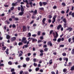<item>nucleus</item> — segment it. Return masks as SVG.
<instances>
[{
  "label": "nucleus",
  "mask_w": 74,
  "mask_h": 74,
  "mask_svg": "<svg viewBox=\"0 0 74 74\" xmlns=\"http://www.w3.org/2000/svg\"><path fill=\"white\" fill-rule=\"evenodd\" d=\"M21 42L24 44H26L27 43V45L28 44V42H27V41L26 40V38L25 37H23L22 38Z\"/></svg>",
  "instance_id": "1"
},
{
  "label": "nucleus",
  "mask_w": 74,
  "mask_h": 74,
  "mask_svg": "<svg viewBox=\"0 0 74 74\" xmlns=\"http://www.w3.org/2000/svg\"><path fill=\"white\" fill-rule=\"evenodd\" d=\"M69 30V32H70L73 31V28H71V27H67L66 30Z\"/></svg>",
  "instance_id": "2"
},
{
  "label": "nucleus",
  "mask_w": 74,
  "mask_h": 74,
  "mask_svg": "<svg viewBox=\"0 0 74 74\" xmlns=\"http://www.w3.org/2000/svg\"><path fill=\"white\" fill-rule=\"evenodd\" d=\"M40 56H42L44 55V53H43L44 52V51H43V50H40Z\"/></svg>",
  "instance_id": "3"
},
{
  "label": "nucleus",
  "mask_w": 74,
  "mask_h": 74,
  "mask_svg": "<svg viewBox=\"0 0 74 74\" xmlns=\"http://www.w3.org/2000/svg\"><path fill=\"white\" fill-rule=\"evenodd\" d=\"M23 3H27L26 6L28 8V1H27V0H23Z\"/></svg>",
  "instance_id": "4"
},
{
  "label": "nucleus",
  "mask_w": 74,
  "mask_h": 74,
  "mask_svg": "<svg viewBox=\"0 0 74 74\" xmlns=\"http://www.w3.org/2000/svg\"><path fill=\"white\" fill-rule=\"evenodd\" d=\"M23 32H25L26 31V27L25 26H23L22 28Z\"/></svg>",
  "instance_id": "5"
},
{
  "label": "nucleus",
  "mask_w": 74,
  "mask_h": 74,
  "mask_svg": "<svg viewBox=\"0 0 74 74\" xmlns=\"http://www.w3.org/2000/svg\"><path fill=\"white\" fill-rule=\"evenodd\" d=\"M50 45V47H52V42L51 41H49L47 42V45Z\"/></svg>",
  "instance_id": "6"
},
{
  "label": "nucleus",
  "mask_w": 74,
  "mask_h": 74,
  "mask_svg": "<svg viewBox=\"0 0 74 74\" xmlns=\"http://www.w3.org/2000/svg\"><path fill=\"white\" fill-rule=\"evenodd\" d=\"M35 0H31V1H29V4H30L31 5V7H33V6H32V1H34Z\"/></svg>",
  "instance_id": "7"
},
{
  "label": "nucleus",
  "mask_w": 74,
  "mask_h": 74,
  "mask_svg": "<svg viewBox=\"0 0 74 74\" xmlns=\"http://www.w3.org/2000/svg\"><path fill=\"white\" fill-rule=\"evenodd\" d=\"M16 40V37H13L11 38V41L12 42H13L14 41H15Z\"/></svg>",
  "instance_id": "8"
},
{
  "label": "nucleus",
  "mask_w": 74,
  "mask_h": 74,
  "mask_svg": "<svg viewBox=\"0 0 74 74\" xmlns=\"http://www.w3.org/2000/svg\"><path fill=\"white\" fill-rule=\"evenodd\" d=\"M62 27V25L60 24L59 25H58L57 27V30H59L60 28Z\"/></svg>",
  "instance_id": "9"
},
{
  "label": "nucleus",
  "mask_w": 74,
  "mask_h": 74,
  "mask_svg": "<svg viewBox=\"0 0 74 74\" xmlns=\"http://www.w3.org/2000/svg\"><path fill=\"white\" fill-rule=\"evenodd\" d=\"M46 21V18H43L42 20V22L44 25L45 24V21Z\"/></svg>",
  "instance_id": "10"
},
{
  "label": "nucleus",
  "mask_w": 74,
  "mask_h": 74,
  "mask_svg": "<svg viewBox=\"0 0 74 74\" xmlns=\"http://www.w3.org/2000/svg\"><path fill=\"white\" fill-rule=\"evenodd\" d=\"M62 22H63L64 23H67V19L65 18L62 20Z\"/></svg>",
  "instance_id": "11"
},
{
  "label": "nucleus",
  "mask_w": 74,
  "mask_h": 74,
  "mask_svg": "<svg viewBox=\"0 0 74 74\" xmlns=\"http://www.w3.org/2000/svg\"><path fill=\"white\" fill-rule=\"evenodd\" d=\"M21 11L22 12H23V11H24V8H23V6H22V5H21Z\"/></svg>",
  "instance_id": "12"
},
{
  "label": "nucleus",
  "mask_w": 74,
  "mask_h": 74,
  "mask_svg": "<svg viewBox=\"0 0 74 74\" xmlns=\"http://www.w3.org/2000/svg\"><path fill=\"white\" fill-rule=\"evenodd\" d=\"M72 65V64H71V62H69L68 64V65H67V66L68 67H70V66H71Z\"/></svg>",
  "instance_id": "13"
},
{
  "label": "nucleus",
  "mask_w": 74,
  "mask_h": 74,
  "mask_svg": "<svg viewBox=\"0 0 74 74\" xmlns=\"http://www.w3.org/2000/svg\"><path fill=\"white\" fill-rule=\"evenodd\" d=\"M19 15H21V16H22V15H23V12H20L19 14Z\"/></svg>",
  "instance_id": "14"
},
{
  "label": "nucleus",
  "mask_w": 74,
  "mask_h": 74,
  "mask_svg": "<svg viewBox=\"0 0 74 74\" xmlns=\"http://www.w3.org/2000/svg\"><path fill=\"white\" fill-rule=\"evenodd\" d=\"M67 23H65L64 24V28H66V27H67Z\"/></svg>",
  "instance_id": "15"
},
{
  "label": "nucleus",
  "mask_w": 74,
  "mask_h": 74,
  "mask_svg": "<svg viewBox=\"0 0 74 74\" xmlns=\"http://www.w3.org/2000/svg\"><path fill=\"white\" fill-rule=\"evenodd\" d=\"M6 48H7V47H3L2 48V50L4 51V50H5Z\"/></svg>",
  "instance_id": "16"
},
{
  "label": "nucleus",
  "mask_w": 74,
  "mask_h": 74,
  "mask_svg": "<svg viewBox=\"0 0 74 74\" xmlns=\"http://www.w3.org/2000/svg\"><path fill=\"white\" fill-rule=\"evenodd\" d=\"M55 33L56 35L54 37L57 38V37H58V32H55Z\"/></svg>",
  "instance_id": "17"
},
{
  "label": "nucleus",
  "mask_w": 74,
  "mask_h": 74,
  "mask_svg": "<svg viewBox=\"0 0 74 74\" xmlns=\"http://www.w3.org/2000/svg\"><path fill=\"white\" fill-rule=\"evenodd\" d=\"M23 42H19L18 43V45L19 46H20V45H23Z\"/></svg>",
  "instance_id": "18"
},
{
  "label": "nucleus",
  "mask_w": 74,
  "mask_h": 74,
  "mask_svg": "<svg viewBox=\"0 0 74 74\" xmlns=\"http://www.w3.org/2000/svg\"><path fill=\"white\" fill-rule=\"evenodd\" d=\"M57 65H58V64H54L53 66V67L54 69H55V68H56V67H57Z\"/></svg>",
  "instance_id": "19"
},
{
  "label": "nucleus",
  "mask_w": 74,
  "mask_h": 74,
  "mask_svg": "<svg viewBox=\"0 0 74 74\" xmlns=\"http://www.w3.org/2000/svg\"><path fill=\"white\" fill-rule=\"evenodd\" d=\"M54 39H53V41H56V40H57V38L56 37H55V36L54 37Z\"/></svg>",
  "instance_id": "20"
},
{
  "label": "nucleus",
  "mask_w": 74,
  "mask_h": 74,
  "mask_svg": "<svg viewBox=\"0 0 74 74\" xmlns=\"http://www.w3.org/2000/svg\"><path fill=\"white\" fill-rule=\"evenodd\" d=\"M6 38L7 39H10V36L8 35H7L6 36Z\"/></svg>",
  "instance_id": "21"
},
{
  "label": "nucleus",
  "mask_w": 74,
  "mask_h": 74,
  "mask_svg": "<svg viewBox=\"0 0 74 74\" xmlns=\"http://www.w3.org/2000/svg\"><path fill=\"white\" fill-rule=\"evenodd\" d=\"M52 60H50L49 61V64H51L52 63Z\"/></svg>",
  "instance_id": "22"
},
{
  "label": "nucleus",
  "mask_w": 74,
  "mask_h": 74,
  "mask_svg": "<svg viewBox=\"0 0 74 74\" xmlns=\"http://www.w3.org/2000/svg\"><path fill=\"white\" fill-rule=\"evenodd\" d=\"M37 34L38 35V36H40L41 35V31H38Z\"/></svg>",
  "instance_id": "23"
},
{
  "label": "nucleus",
  "mask_w": 74,
  "mask_h": 74,
  "mask_svg": "<svg viewBox=\"0 0 74 74\" xmlns=\"http://www.w3.org/2000/svg\"><path fill=\"white\" fill-rule=\"evenodd\" d=\"M43 4L44 5H47V2H42Z\"/></svg>",
  "instance_id": "24"
},
{
  "label": "nucleus",
  "mask_w": 74,
  "mask_h": 74,
  "mask_svg": "<svg viewBox=\"0 0 74 74\" xmlns=\"http://www.w3.org/2000/svg\"><path fill=\"white\" fill-rule=\"evenodd\" d=\"M62 5H63V6H66V3L64 2H63L62 4Z\"/></svg>",
  "instance_id": "25"
},
{
  "label": "nucleus",
  "mask_w": 74,
  "mask_h": 74,
  "mask_svg": "<svg viewBox=\"0 0 74 74\" xmlns=\"http://www.w3.org/2000/svg\"><path fill=\"white\" fill-rule=\"evenodd\" d=\"M39 5L41 7L42 6V2L40 1L39 2Z\"/></svg>",
  "instance_id": "26"
},
{
  "label": "nucleus",
  "mask_w": 74,
  "mask_h": 74,
  "mask_svg": "<svg viewBox=\"0 0 74 74\" xmlns=\"http://www.w3.org/2000/svg\"><path fill=\"white\" fill-rule=\"evenodd\" d=\"M14 20L16 21H19V18H14Z\"/></svg>",
  "instance_id": "27"
},
{
  "label": "nucleus",
  "mask_w": 74,
  "mask_h": 74,
  "mask_svg": "<svg viewBox=\"0 0 74 74\" xmlns=\"http://www.w3.org/2000/svg\"><path fill=\"white\" fill-rule=\"evenodd\" d=\"M52 15H49L48 16V18H49V19H51V18H52V16H51Z\"/></svg>",
  "instance_id": "28"
},
{
  "label": "nucleus",
  "mask_w": 74,
  "mask_h": 74,
  "mask_svg": "<svg viewBox=\"0 0 74 74\" xmlns=\"http://www.w3.org/2000/svg\"><path fill=\"white\" fill-rule=\"evenodd\" d=\"M71 53L72 54H74V48L72 50Z\"/></svg>",
  "instance_id": "29"
},
{
  "label": "nucleus",
  "mask_w": 74,
  "mask_h": 74,
  "mask_svg": "<svg viewBox=\"0 0 74 74\" xmlns=\"http://www.w3.org/2000/svg\"><path fill=\"white\" fill-rule=\"evenodd\" d=\"M37 10H35L34 12V14H36H36H37Z\"/></svg>",
  "instance_id": "30"
},
{
  "label": "nucleus",
  "mask_w": 74,
  "mask_h": 74,
  "mask_svg": "<svg viewBox=\"0 0 74 74\" xmlns=\"http://www.w3.org/2000/svg\"><path fill=\"white\" fill-rule=\"evenodd\" d=\"M14 71H15V69H11V70H10L11 72H14Z\"/></svg>",
  "instance_id": "31"
},
{
  "label": "nucleus",
  "mask_w": 74,
  "mask_h": 74,
  "mask_svg": "<svg viewBox=\"0 0 74 74\" xmlns=\"http://www.w3.org/2000/svg\"><path fill=\"white\" fill-rule=\"evenodd\" d=\"M62 55L63 56H66V53H63L62 54Z\"/></svg>",
  "instance_id": "32"
},
{
  "label": "nucleus",
  "mask_w": 74,
  "mask_h": 74,
  "mask_svg": "<svg viewBox=\"0 0 74 74\" xmlns=\"http://www.w3.org/2000/svg\"><path fill=\"white\" fill-rule=\"evenodd\" d=\"M61 41V38H59L58 39L57 41L58 42H60Z\"/></svg>",
  "instance_id": "33"
},
{
  "label": "nucleus",
  "mask_w": 74,
  "mask_h": 74,
  "mask_svg": "<svg viewBox=\"0 0 74 74\" xmlns=\"http://www.w3.org/2000/svg\"><path fill=\"white\" fill-rule=\"evenodd\" d=\"M53 30H51L50 31V35H51V34H52V33H53Z\"/></svg>",
  "instance_id": "34"
},
{
  "label": "nucleus",
  "mask_w": 74,
  "mask_h": 74,
  "mask_svg": "<svg viewBox=\"0 0 74 74\" xmlns=\"http://www.w3.org/2000/svg\"><path fill=\"white\" fill-rule=\"evenodd\" d=\"M37 41V39L35 38H34V39H33V40H32V41H33V42H34V41H35V42H36Z\"/></svg>",
  "instance_id": "35"
},
{
  "label": "nucleus",
  "mask_w": 74,
  "mask_h": 74,
  "mask_svg": "<svg viewBox=\"0 0 74 74\" xmlns=\"http://www.w3.org/2000/svg\"><path fill=\"white\" fill-rule=\"evenodd\" d=\"M39 69L40 68H37L36 69V71H38Z\"/></svg>",
  "instance_id": "36"
},
{
  "label": "nucleus",
  "mask_w": 74,
  "mask_h": 74,
  "mask_svg": "<svg viewBox=\"0 0 74 74\" xmlns=\"http://www.w3.org/2000/svg\"><path fill=\"white\" fill-rule=\"evenodd\" d=\"M71 71H73V70H74V68L73 66H72L71 67Z\"/></svg>",
  "instance_id": "37"
},
{
  "label": "nucleus",
  "mask_w": 74,
  "mask_h": 74,
  "mask_svg": "<svg viewBox=\"0 0 74 74\" xmlns=\"http://www.w3.org/2000/svg\"><path fill=\"white\" fill-rule=\"evenodd\" d=\"M8 64L10 65H11L12 64V62L11 61H9L8 62Z\"/></svg>",
  "instance_id": "38"
},
{
  "label": "nucleus",
  "mask_w": 74,
  "mask_h": 74,
  "mask_svg": "<svg viewBox=\"0 0 74 74\" xmlns=\"http://www.w3.org/2000/svg\"><path fill=\"white\" fill-rule=\"evenodd\" d=\"M39 9V10H40L44 11V8H40Z\"/></svg>",
  "instance_id": "39"
},
{
  "label": "nucleus",
  "mask_w": 74,
  "mask_h": 74,
  "mask_svg": "<svg viewBox=\"0 0 74 74\" xmlns=\"http://www.w3.org/2000/svg\"><path fill=\"white\" fill-rule=\"evenodd\" d=\"M56 16L55 15L54 16V17L53 18V19H54L56 20Z\"/></svg>",
  "instance_id": "40"
},
{
  "label": "nucleus",
  "mask_w": 74,
  "mask_h": 74,
  "mask_svg": "<svg viewBox=\"0 0 74 74\" xmlns=\"http://www.w3.org/2000/svg\"><path fill=\"white\" fill-rule=\"evenodd\" d=\"M12 27L13 28H15V27H16V26L15 25V24H13L12 25Z\"/></svg>",
  "instance_id": "41"
},
{
  "label": "nucleus",
  "mask_w": 74,
  "mask_h": 74,
  "mask_svg": "<svg viewBox=\"0 0 74 74\" xmlns=\"http://www.w3.org/2000/svg\"><path fill=\"white\" fill-rule=\"evenodd\" d=\"M69 42H71V38H70L68 39Z\"/></svg>",
  "instance_id": "42"
},
{
  "label": "nucleus",
  "mask_w": 74,
  "mask_h": 74,
  "mask_svg": "<svg viewBox=\"0 0 74 74\" xmlns=\"http://www.w3.org/2000/svg\"><path fill=\"white\" fill-rule=\"evenodd\" d=\"M31 33H29L28 34V37H31Z\"/></svg>",
  "instance_id": "43"
},
{
  "label": "nucleus",
  "mask_w": 74,
  "mask_h": 74,
  "mask_svg": "<svg viewBox=\"0 0 74 74\" xmlns=\"http://www.w3.org/2000/svg\"><path fill=\"white\" fill-rule=\"evenodd\" d=\"M63 71L64 73H65V72H66V71H67V70H66V69H64L63 70Z\"/></svg>",
  "instance_id": "44"
},
{
  "label": "nucleus",
  "mask_w": 74,
  "mask_h": 74,
  "mask_svg": "<svg viewBox=\"0 0 74 74\" xmlns=\"http://www.w3.org/2000/svg\"><path fill=\"white\" fill-rule=\"evenodd\" d=\"M43 48H47V45H45L43 46Z\"/></svg>",
  "instance_id": "45"
},
{
  "label": "nucleus",
  "mask_w": 74,
  "mask_h": 74,
  "mask_svg": "<svg viewBox=\"0 0 74 74\" xmlns=\"http://www.w3.org/2000/svg\"><path fill=\"white\" fill-rule=\"evenodd\" d=\"M60 47H64V45H61L60 46Z\"/></svg>",
  "instance_id": "46"
},
{
  "label": "nucleus",
  "mask_w": 74,
  "mask_h": 74,
  "mask_svg": "<svg viewBox=\"0 0 74 74\" xmlns=\"http://www.w3.org/2000/svg\"><path fill=\"white\" fill-rule=\"evenodd\" d=\"M69 9H68L66 12V13H69Z\"/></svg>",
  "instance_id": "47"
},
{
  "label": "nucleus",
  "mask_w": 74,
  "mask_h": 74,
  "mask_svg": "<svg viewBox=\"0 0 74 74\" xmlns=\"http://www.w3.org/2000/svg\"><path fill=\"white\" fill-rule=\"evenodd\" d=\"M51 22H52V21H51V20L49 19V20H48V22H49V23H51Z\"/></svg>",
  "instance_id": "48"
},
{
  "label": "nucleus",
  "mask_w": 74,
  "mask_h": 74,
  "mask_svg": "<svg viewBox=\"0 0 74 74\" xmlns=\"http://www.w3.org/2000/svg\"><path fill=\"white\" fill-rule=\"evenodd\" d=\"M14 7H12L11 8V11H12L13 10H14Z\"/></svg>",
  "instance_id": "49"
},
{
  "label": "nucleus",
  "mask_w": 74,
  "mask_h": 74,
  "mask_svg": "<svg viewBox=\"0 0 74 74\" xmlns=\"http://www.w3.org/2000/svg\"><path fill=\"white\" fill-rule=\"evenodd\" d=\"M40 39L41 40H43V39H44V37H43V36H41L40 37Z\"/></svg>",
  "instance_id": "50"
},
{
  "label": "nucleus",
  "mask_w": 74,
  "mask_h": 74,
  "mask_svg": "<svg viewBox=\"0 0 74 74\" xmlns=\"http://www.w3.org/2000/svg\"><path fill=\"white\" fill-rule=\"evenodd\" d=\"M55 21H56V20L53 19V20L52 21V23H54L55 22Z\"/></svg>",
  "instance_id": "51"
},
{
  "label": "nucleus",
  "mask_w": 74,
  "mask_h": 74,
  "mask_svg": "<svg viewBox=\"0 0 74 74\" xmlns=\"http://www.w3.org/2000/svg\"><path fill=\"white\" fill-rule=\"evenodd\" d=\"M71 15L72 17H74V12H73L72 13Z\"/></svg>",
  "instance_id": "52"
},
{
  "label": "nucleus",
  "mask_w": 74,
  "mask_h": 74,
  "mask_svg": "<svg viewBox=\"0 0 74 74\" xmlns=\"http://www.w3.org/2000/svg\"><path fill=\"white\" fill-rule=\"evenodd\" d=\"M35 17H34V15H33L32 16V19H35Z\"/></svg>",
  "instance_id": "53"
},
{
  "label": "nucleus",
  "mask_w": 74,
  "mask_h": 74,
  "mask_svg": "<svg viewBox=\"0 0 74 74\" xmlns=\"http://www.w3.org/2000/svg\"><path fill=\"white\" fill-rule=\"evenodd\" d=\"M61 14H64L65 13V12H64V11L63 10H62L61 12Z\"/></svg>",
  "instance_id": "54"
},
{
  "label": "nucleus",
  "mask_w": 74,
  "mask_h": 74,
  "mask_svg": "<svg viewBox=\"0 0 74 74\" xmlns=\"http://www.w3.org/2000/svg\"><path fill=\"white\" fill-rule=\"evenodd\" d=\"M32 37H36V34H34L32 35Z\"/></svg>",
  "instance_id": "55"
},
{
  "label": "nucleus",
  "mask_w": 74,
  "mask_h": 74,
  "mask_svg": "<svg viewBox=\"0 0 74 74\" xmlns=\"http://www.w3.org/2000/svg\"><path fill=\"white\" fill-rule=\"evenodd\" d=\"M23 67H26V64H23Z\"/></svg>",
  "instance_id": "56"
},
{
  "label": "nucleus",
  "mask_w": 74,
  "mask_h": 74,
  "mask_svg": "<svg viewBox=\"0 0 74 74\" xmlns=\"http://www.w3.org/2000/svg\"><path fill=\"white\" fill-rule=\"evenodd\" d=\"M33 60L34 62H36L37 61V60L36 58H34Z\"/></svg>",
  "instance_id": "57"
},
{
  "label": "nucleus",
  "mask_w": 74,
  "mask_h": 74,
  "mask_svg": "<svg viewBox=\"0 0 74 74\" xmlns=\"http://www.w3.org/2000/svg\"><path fill=\"white\" fill-rule=\"evenodd\" d=\"M23 72L22 71H21L20 72V74H22Z\"/></svg>",
  "instance_id": "58"
},
{
  "label": "nucleus",
  "mask_w": 74,
  "mask_h": 74,
  "mask_svg": "<svg viewBox=\"0 0 74 74\" xmlns=\"http://www.w3.org/2000/svg\"><path fill=\"white\" fill-rule=\"evenodd\" d=\"M34 66H36L37 65V64H36V63H34Z\"/></svg>",
  "instance_id": "59"
},
{
  "label": "nucleus",
  "mask_w": 74,
  "mask_h": 74,
  "mask_svg": "<svg viewBox=\"0 0 74 74\" xmlns=\"http://www.w3.org/2000/svg\"><path fill=\"white\" fill-rule=\"evenodd\" d=\"M71 13H72V11H71L69 13V15H71Z\"/></svg>",
  "instance_id": "60"
},
{
  "label": "nucleus",
  "mask_w": 74,
  "mask_h": 74,
  "mask_svg": "<svg viewBox=\"0 0 74 74\" xmlns=\"http://www.w3.org/2000/svg\"><path fill=\"white\" fill-rule=\"evenodd\" d=\"M44 51H48V48H45L44 49Z\"/></svg>",
  "instance_id": "61"
},
{
  "label": "nucleus",
  "mask_w": 74,
  "mask_h": 74,
  "mask_svg": "<svg viewBox=\"0 0 74 74\" xmlns=\"http://www.w3.org/2000/svg\"><path fill=\"white\" fill-rule=\"evenodd\" d=\"M34 23V20L32 21L30 23V24H32V23Z\"/></svg>",
  "instance_id": "62"
},
{
  "label": "nucleus",
  "mask_w": 74,
  "mask_h": 74,
  "mask_svg": "<svg viewBox=\"0 0 74 74\" xmlns=\"http://www.w3.org/2000/svg\"><path fill=\"white\" fill-rule=\"evenodd\" d=\"M61 31H63V27H61Z\"/></svg>",
  "instance_id": "63"
},
{
  "label": "nucleus",
  "mask_w": 74,
  "mask_h": 74,
  "mask_svg": "<svg viewBox=\"0 0 74 74\" xmlns=\"http://www.w3.org/2000/svg\"><path fill=\"white\" fill-rule=\"evenodd\" d=\"M51 74H55V73L54 72V71H52L51 72Z\"/></svg>",
  "instance_id": "64"
}]
</instances>
